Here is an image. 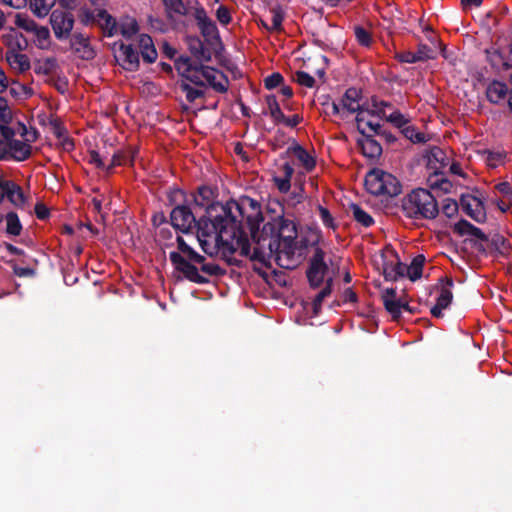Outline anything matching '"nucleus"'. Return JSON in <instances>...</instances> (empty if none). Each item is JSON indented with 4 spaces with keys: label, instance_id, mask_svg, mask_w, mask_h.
Segmentation results:
<instances>
[{
    "label": "nucleus",
    "instance_id": "c03bdc74",
    "mask_svg": "<svg viewBox=\"0 0 512 512\" xmlns=\"http://www.w3.org/2000/svg\"><path fill=\"white\" fill-rule=\"evenodd\" d=\"M354 34L357 42L364 47H370L372 44V36L371 33L361 26H356L354 28Z\"/></svg>",
    "mask_w": 512,
    "mask_h": 512
},
{
    "label": "nucleus",
    "instance_id": "39448f33",
    "mask_svg": "<svg viewBox=\"0 0 512 512\" xmlns=\"http://www.w3.org/2000/svg\"><path fill=\"white\" fill-rule=\"evenodd\" d=\"M402 209L406 216L415 219H434L438 213V203L427 189L412 190L402 200Z\"/></svg>",
    "mask_w": 512,
    "mask_h": 512
},
{
    "label": "nucleus",
    "instance_id": "4d7b16f0",
    "mask_svg": "<svg viewBox=\"0 0 512 512\" xmlns=\"http://www.w3.org/2000/svg\"><path fill=\"white\" fill-rule=\"evenodd\" d=\"M12 113L8 106L6 98L0 96V120L7 121L11 118Z\"/></svg>",
    "mask_w": 512,
    "mask_h": 512
},
{
    "label": "nucleus",
    "instance_id": "0eeeda50",
    "mask_svg": "<svg viewBox=\"0 0 512 512\" xmlns=\"http://www.w3.org/2000/svg\"><path fill=\"white\" fill-rule=\"evenodd\" d=\"M95 12L96 14L93 17L98 21V23L108 33L109 36L120 33L122 36L129 39L139 30L138 22L131 16H124L119 20V22H117L105 10L97 9Z\"/></svg>",
    "mask_w": 512,
    "mask_h": 512
},
{
    "label": "nucleus",
    "instance_id": "e2e57ef3",
    "mask_svg": "<svg viewBox=\"0 0 512 512\" xmlns=\"http://www.w3.org/2000/svg\"><path fill=\"white\" fill-rule=\"evenodd\" d=\"M2 2L15 9L23 8L27 4V0H2Z\"/></svg>",
    "mask_w": 512,
    "mask_h": 512
},
{
    "label": "nucleus",
    "instance_id": "0e129e2a",
    "mask_svg": "<svg viewBox=\"0 0 512 512\" xmlns=\"http://www.w3.org/2000/svg\"><path fill=\"white\" fill-rule=\"evenodd\" d=\"M9 85L8 77L6 76L4 70L0 67V93L4 92Z\"/></svg>",
    "mask_w": 512,
    "mask_h": 512
},
{
    "label": "nucleus",
    "instance_id": "cd10ccee",
    "mask_svg": "<svg viewBox=\"0 0 512 512\" xmlns=\"http://www.w3.org/2000/svg\"><path fill=\"white\" fill-rule=\"evenodd\" d=\"M341 105L346 115L361 111L358 91L356 89H348L341 99Z\"/></svg>",
    "mask_w": 512,
    "mask_h": 512
},
{
    "label": "nucleus",
    "instance_id": "4c0bfd02",
    "mask_svg": "<svg viewBox=\"0 0 512 512\" xmlns=\"http://www.w3.org/2000/svg\"><path fill=\"white\" fill-rule=\"evenodd\" d=\"M350 212L354 219L365 227L371 226L374 222L373 218L357 204L350 205Z\"/></svg>",
    "mask_w": 512,
    "mask_h": 512
},
{
    "label": "nucleus",
    "instance_id": "3c124183",
    "mask_svg": "<svg viewBox=\"0 0 512 512\" xmlns=\"http://www.w3.org/2000/svg\"><path fill=\"white\" fill-rule=\"evenodd\" d=\"M283 81V76L276 72L267 76L264 80V85L267 89H274L278 87Z\"/></svg>",
    "mask_w": 512,
    "mask_h": 512
},
{
    "label": "nucleus",
    "instance_id": "f8f14e48",
    "mask_svg": "<svg viewBox=\"0 0 512 512\" xmlns=\"http://www.w3.org/2000/svg\"><path fill=\"white\" fill-rule=\"evenodd\" d=\"M357 129L362 136H374L381 133L382 125L369 110H361L356 116Z\"/></svg>",
    "mask_w": 512,
    "mask_h": 512
},
{
    "label": "nucleus",
    "instance_id": "6e6552de",
    "mask_svg": "<svg viewBox=\"0 0 512 512\" xmlns=\"http://www.w3.org/2000/svg\"><path fill=\"white\" fill-rule=\"evenodd\" d=\"M21 137L24 140L15 139L14 136L8 140V157L16 161H24L31 156V143L37 139L35 130L29 131L24 125L19 129Z\"/></svg>",
    "mask_w": 512,
    "mask_h": 512
},
{
    "label": "nucleus",
    "instance_id": "5701e85b",
    "mask_svg": "<svg viewBox=\"0 0 512 512\" xmlns=\"http://www.w3.org/2000/svg\"><path fill=\"white\" fill-rule=\"evenodd\" d=\"M5 59L9 66L16 72L22 73L30 69V60L28 56L14 49L6 51Z\"/></svg>",
    "mask_w": 512,
    "mask_h": 512
},
{
    "label": "nucleus",
    "instance_id": "680f3d73",
    "mask_svg": "<svg viewBox=\"0 0 512 512\" xmlns=\"http://www.w3.org/2000/svg\"><path fill=\"white\" fill-rule=\"evenodd\" d=\"M13 271H14L15 275H17L19 277H29V276H33L35 274L34 269L29 268V267L15 266Z\"/></svg>",
    "mask_w": 512,
    "mask_h": 512
},
{
    "label": "nucleus",
    "instance_id": "338daca9",
    "mask_svg": "<svg viewBox=\"0 0 512 512\" xmlns=\"http://www.w3.org/2000/svg\"><path fill=\"white\" fill-rule=\"evenodd\" d=\"M344 300L346 302H356L357 301V295H356V293L352 289L348 288L344 292Z\"/></svg>",
    "mask_w": 512,
    "mask_h": 512
},
{
    "label": "nucleus",
    "instance_id": "aec40b11",
    "mask_svg": "<svg viewBox=\"0 0 512 512\" xmlns=\"http://www.w3.org/2000/svg\"><path fill=\"white\" fill-rule=\"evenodd\" d=\"M453 286L452 279H446V285L440 290L437 297L436 304L431 308V314L434 317L440 318L443 316V310L447 309L452 302L453 294L451 287Z\"/></svg>",
    "mask_w": 512,
    "mask_h": 512
},
{
    "label": "nucleus",
    "instance_id": "ea45409f",
    "mask_svg": "<svg viewBox=\"0 0 512 512\" xmlns=\"http://www.w3.org/2000/svg\"><path fill=\"white\" fill-rule=\"evenodd\" d=\"M57 66L56 58L48 57L38 61L36 71L38 73L49 75L57 69Z\"/></svg>",
    "mask_w": 512,
    "mask_h": 512
},
{
    "label": "nucleus",
    "instance_id": "7c9ffc66",
    "mask_svg": "<svg viewBox=\"0 0 512 512\" xmlns=\"http://www.w3.org/2000/svg\"><path fill=\"white\" fill-rule=\"evenodd\" d=\"M455 230L460 235H471V236L476 237L477 239L482 240V241L487 240V236L482 232V230L479 229L478 227L472 225L467 220L459 221L455 226Z\"/></svg>",
    "mask_w": 512,
    "mask_h": 512
},
{
    "label": "nucleus",
    "instance_id": "393cba45",
    "mask_svg": "<svg viewBox=\"0 0 512 512\" xmlns=\"http://www.w3.org/2000/svg\"><path fill=\"white\" fill-rule=\"evenodd\" d=\"M358 145L361 148L363 155L367 158L373 159L380 156L382 153L381 145L373 138V136H362L358 140Z\"/></svg>",
    "mask_w": 512,
    "mask_h": 512
},
{
    "label": "nucleus",
    "instance_id": "5fc2aeb1",
    "mask_svg": "<svg viewBox=\"0 0 512 512\" xmlns=\"http://www.w3.org/2000/svg\"><path fill=\"white\" fill-rule=\"evenodd\" d=\"M504 155L502 153L487 152L486 163L489 167L495 168L503 162Z\"/></svg>",
    "mask_w": 512,
    "mask_h": 512
},
{
    "label": "nucleus",
    "instance_id": "774afa93",
    "mask_svg": "<svg viewBox=\"0 0 512 512\" xmlns=\"http://www.w3.org/2000/svg\"><path fill=\"white\" fill-rule=\"evenodd\" d=\"M78 0H58L59 4L66 9H74Z\"/></svg>",
    "mask_w": 512,
    "mask_h": 512
},
{
    "label": "nucleus",
    "instance_id": "603ef678",
    "mask_svg": "<svg viewBox=\"0 0 512 512\" xmlns=\"http://www.w3.org/2000/svg\"><path fill=\"white\" fill-rule=\"evenodd\" d=\"M318 211H319V216H320L323 224L328 228L334 229L336 226L334 223V219H333L332 215L330 214L329 210L327 208L319 206Z\"/></svg>",
    "mask_w": 512,
    "mask_h": 512
},
{
    "label": "nucleus",
    "instance_id": "a19ab883",
    "mask_svg": "<svg viewBox=\"0 0 512 512\" xmlns=\"http://www.w3.org/2000/svg\"><path fill=\"white\" fill-rule=\"evenodd\" d=\"M434 161L439 162L440 166H435L434 169L438 170L444 168L449 164V159L446 157L443 150L438 147L432 148L429 155V163L432 164Z\"/></svg>",
    "mask_w": 512,
    "mask_h": 512
},
{
    "label": "nucleus",
    "instance_id": "052dcab7",
    "mask_svg": "<svg viewBox=\"0 0 512 512\" xmlns=\"http://www.w3.org/2000/svg\"><path fill=\"white\" fill-rule=\"evenodd\" d=\"M302 118L298 114H294L291 117H286L284 115V119L281 120L280 124H284L287 127H295L301 122Z\"/></svg>",
    "mask_w": 512,
    "mask_h": 512
},
{
    "label": "nucleus",
    "instance_id": "ddd939ff",
    "mask_svg": "<svg viewBox=\"0 0 512 512\" xmlns=\"http://www.w3.org/2000/svg\"><path fill=\"white\" fill-rule=\"evenodd\" d=\"M293 174L294 168L290 163L284 162L276 165L272 174V180L279 192L287 193L290 190Z\"/></svg>",
    "mask_w": 512,
    "mask_h": 512
},
{
    "label": "nucleus",
    "instance_id": "bb28decb",
    "mask_svg": "<svg viewBox=\"0 0 512 512\" xmlns=\"http://www.w3.org/2000/svg\"><path fill=\"white\" fill-rule=\"evenodd\" d=\"M508 94V88L506 84L499 82V81H493L486 90V96L487 99L491 103L499 104L503 102Z\"/></svg>",
    "mask_w": 512,
    "mask_h": 512
},
{
    "label": "nucleus",
    "instance_id": "79ce46f5",
    "mask_svg": "<svg viewBox=\"0 0 512 512\" xmlns=\"http://www.w3.org/2000/svg\"><path fill=\"white\" fill-rule=\"evenodd\" d=\"M379 112L384 117H386L388 122L392 123L394 126L398 128H403L408 123V119L399 111H394L389 115L386 114L384 109H380Z\"/></svg>",
    "mask_w": 512,
    "mask_h": 512
},
{
    "label": "nucleus",
    "instance_id": "c9c22d12",
    "mask_svg": "<svg viewBox=\"0 0 512 512\" xmlns=\"http://www.w3.org/2000/svg\"><path fill=\"white\" fill-rule=\"evenodd\" d=\"M332 279L329 278L326 280L324 288L318 292V294L315 296L312 306H313V312L315 315H317L321 309L322 302L325 298H327L331 292H332Z\"/></svg>",
    "mask_w": 512,
    "mask_h": 512
},
{
    "label": "nucleus",
    "instance_id": "9b49d317",
    "mask_svg": "<svg viewBox=\"0 0 512 512\" xmlns=\"http://www.w3.org/2000/svg\"><path fill=\"white\" fill-rule=\"evenodd\" d=\"M50 24L56 38H67L74 25V18L70 12L54 10L50 16Z\"/></svg>",
    "mask_w": 512,
    "mask_h": 512
},
{
    "label": "nucleus",
    "instance_id": "dca6fc26",
    "mask_svg": "<svg viewBox=\"0 0 512 512\" xmlns=\"http://www.w3.org/2000/svg\"><path fill=\"white\" fill-rule=\"evenodd\" d=\"M382 301L385 309L392 315V317L398 318L401 315L402 310H408V304L397 299L396 291L393 288H387L382 292Z\"/></svg>",
    "mask_w": 512,
    "mask_h": 512
},
{
    "label": "nucleus",
    "instance_id": "de8ad7c7",
    "mask_svg": "<svg viewBox=\"0 0 512 512\" xmlns=\"http://www.w3.org/2000/svg\"><path fill=\"white\" fill-rule=\"evenodd\" d=\"M403 128V133L405 137L411 140L412 142L420 143L425 141V135L420 132H417L414 127L405 125Z\"/></svg>",
    "mask_w": 512,
    "mask_h": 512
},
{
    "label": "nucleus",
    "instance_id": "a878e982",
    "mask_svg": "<svg viewBox=\"0 0 512 512\" xmlns=\"http://www.w3.org/2000/svg\"><path fill=\"white\" fill-rule=\"evenodd\" d=\"M72 49L80 53L82 58L90 59L94 57V51L90 47V43L87 37L82 34H74L70 40Z\"/></svg>",
    "mask_w": 512,
    "mask_h": 512
},
{
    "label": "nucleus",
    "instance_id": "69168bd1",
    "mask_svg": "<svg viewBox=\"0 0 512 512\" xmlns=\"http://www.w3.org/2000/svg\"><path fill=\"white\" fill-rule=\"evenodd\" d=\"M331 112L335 115H340L342 117L346 116L344 109H342L341 101L339 103H332Z\"/></svg>",
    "mask_w": 512,
    "mask_h": 512
},
{
    "label": "nucleus",
    "instance_id": "b1692460",
    "mask_svg": "<svg viewBox=\"0 0 512 512\" xmlns=\"http://www.w3.org/2000/svg\"><path fill=\"white\" fill-rule=\"evenodd\" d=\"M138 48L143 60L147 63H153L157 59V51L155 49L152 38L147 34H141L138 37Z\"/></svg>",
    "mask_w": 512,
    "mask_h": 512
},
{
    "label": "nucleus",
    "instance_id": "8fccbe9b",
    "mask_svg": "<svg viewBox=\"0 0 512 512\" xmlns=\"http://www.w3.org/2000/svg\"><path fill=\"white\" fill-rule=\"evenodd\" d=\"M14 135L15 132L9 128L7 133H3L4 137H0V159L8 158V140Z\"/></svg>",
    "mask_w": 512,
    "mask_h": 512
},
{
    "label": "nucleus",
    "instance_id": "7ed1b4c3",
    "mask_svg": "<svg viewBox=\"0 0 512 512\" xmlns=\"http://www.w3.org/2000/svg\"><path fill=\"white\" fill-rule=\"evenodd\" d=\"M177 244L179 251L171 252L169 258L175 269L189 281L198 284L208 282V279L200 274L197 265H200V271L207 275L212 276L221 273L218 265L205 263V258L194 251L182 237H177Z\"/></svg>",
    "mask_w": 512,
    "mask_h": 512
},
{
    "label": "nucleus",
    "instance_id": "2f4dec72",
    "mask_svg": "<svg viewBox=\"0 0 512 512\" xmlns=\"http://www.w3.org/2000/svg\"><path fill=\"white\" fill-rule=\"evenodd\" d=\"M179 88L182 93L185 94L186 100L190 103H193L195 100L203 97L205 93V87L192 86L186 81H181L179 83Z\"/></svg>",
    "mask_w": 512,
    "mask_h": 512
},
{
    "label": "nucleus",
    "instance_id": "864d4df0",
    "mask_svg": "<svg viewBox=\"0 0 512 512\" xmlns=\"http://www.w3.org/2000/svg\"><path fill=\"white\" fill-rule=\"evenodd\" d=\"M33 33L35 34V36L39 42V45L41 47H43L44 44L48 42L49 37H50V32H49L48 28L43 27V26H38Z\"/></svg>",
    "mask_w": 512,
    "mask_h": 512
},
{
    "label": "nucleus",
    "instance_id": "f704fd0d",
    "mask_svg": "<svg viewBox=\"0 0 512 512\" xmlns=\"http://www.w3.org/2000/svg\"><path fill=\"white\" fill-rule=\"evenodd\" d=\"M135 151H118L116 152L112 159L111 164L107 167V169H111L114 166H120L124 164H133L135 159Z\"/></svg>",
    "mask_w": 512,
    "mask_h": 512
},
{
    "label": "nucleus",
    "instance_id": "a211bd4d",
    "mask_svg": "<svg viewBox=\"0 0 512 512\" xmlns=\"http://www.w3.org/2000/svg\"><path fill=\"white\" fill-rule=\"evenodd\" d=\"M396 58L402 63H416L434 58V51L428 45L421 44L418 46L416 52L403 51L397 53Z\"/></svg>",
    "mask_w": 512,
    "mask_h": 512
},
{
    "label": "nucleus",
    "instance_id": "4468645a",
    "mask_svg": "<svg viewBox=\"0 0 512 512\" xmlns=\"http://www.w3.org/2000/svg\"><path fill=\"white\" fill-rule=\"evenodd\" d=\"M170 219L172 225L183 232H187L196 223L193 213L188 207L183 205L177 206L172 210Z\"/></svg>",
    "mask_w": 512,
    "mask_h": 512
},
{
    "label": "nucleus",
    "instance_id": "473e14b6",
    "mask_svg": "<svg viewBox=\"0 0 512 512\" xmlns=\"http://www.w3.org/2000/svg\"><path fill=\"white\" fill-rule=\"evenodd\" d=\"M425 257L423 255H417L413 258L410 265H406V277L411 281H416L422 276L423 266Z\"/></svg>",
    "mask_w": 512,
    "mask_h": 512
},
{
    "label": "nucleus",
    "instance_id": "2eb2a0df",
    "mask_svg": "<svg viewBox=\"0 0 512 512\" xmlns=\"http://www.w3.org/2000/svg\"><path fill=\"white\" fill-rule=\"evenodd\" d=\"M461 204L466 213L477 222H483L486 219V211L483 201L476 196H464Z\"/></svg>",
    "mask_w": 512,
    "mask_h": 512
},
{
    "label": "nucleus",
    "instance_id": "e433bc0d",
    "mask_svg": "<svg viewBox=\"0 0 512 512\" xmlns=\"http://www.w3.org/2000/svg\"><path fill=\"white\" fill-rule=\"evenodd\" d=\"M54 0H30V8L38 17H45L48 15Z\"/></svg>",
    "mask_w": 512,
    "mask_h": 512
},
{
    "label": "nucleus",
    "instance_id": "423d86ee",
    "mask_svg": "<svg viewBox=\"0 0 512 512\" xmlns=\"http://www.w3.org/2000/svg\"><path fill=\"white\" fill-rule=\"evenodd\" d=\"M365 187L369 193L376 196L393 197L401 192L397 178L380 169H374L366 175Z\"/></svg>",
    "mask_w": 512,
    "mask_h": 512
},
{
    "label": "nucleus",
    "instance_id": "412c9836",
    "mask_svg": "<svg viewBox=\"0 0 512 512\" xmlns=\"http://www.w3.org/2000/svg\"><path fill=\"white\" fill-rule=\"evenodd\" d=\"M119 59L124 69L136 71L139 67V54L132 45L121 44L119 48Z\"/></svg>",
    "mask_w": 512,
    "mask_h": 512
},
{
    "label": "nucleus",
    "instance_id": "c756f323",
    "mask_svg": "<svg viewBox=\"0 0 512 512\" xmlns=\"http://www.w3.org/2000/svg\"><path fill=\"white\" fill-rule=\"evenodd\" d=\"M5 197H7L8 200L17 207H21L25 202V197L21 187L13 181L7 182Z\"/></svg>",
    "mask_w": 512,
    "mask_h": 512
},
{
    "label": "nucleus",
    "instance_id": "c85d7f7f",
    "mask_svg": "<svg viewBox=\"0 0 512 512\" xmlns=\"http://www.w3.org/2000/svg\"><path fill=\"white\" fill-rule=\"evenodd\" d=\"M406 265L399 260L396 262H386L383 266V273L386 280L396 281L399 278L406 277Z\"/></svg>",
    "mask_w": 512,
    "mask_h": 512
},
{
    "label": "nucleus",
    "instance_id": "1a4fd4ad",
    "mask_svg": "<svg viewBox=\"0 0 512 512\" xmlns=\"http://www.w3.org/2000/svg\"><path fill=\"white\" fill-rule=\"evenodd\" d=\"M324 257V251L320 247H316L307 271V277L312 287H319L327 273L328 266L324 261Z\"/></svg>",
    "mask_w": 512,
    "mask_h": 512
},
{
    "label": "nucleus",
    "instance_id": "f03ea898",
    "mask_svg": "<svg viewBox=\"0 0 512 512\" xmlns=\"http://www.w3.org/2000/svg\"><path fill=\"white\" fill-rule=\"evenodd\" d=\"M297 238L298 224L295 218L284 213L252 233L250 254L247 257L263 264L274 260L282 268L293 269L302 257V248Z\"/></svg>",
    "mask_w": 512,
    "mask_h": 512
},
{
    "label": "nucleus",
    "instance_id": "4be33fe9",
    "mask_svg": "<svg viewBox=\"0 0 512 512\" xmlns=\"http://www.w3.org/2000/svg\"><path fill=\"white\" fill-rule=\"evenodd\" d=\"M283 19L284 13L282 9L276 6L269 9L267 14L260 18V23L268 31H280Z\"/></svg>",
    "mask_w": 512,
    "mask_h": 512
},
{
    "label": "nucleus",
    "instance_id": "bf43d9fd",
    "mask_svg": "<svg viewBox=\"0 0 512 512\" xmlns=\"http://www.w3.org/2000/svg\"><path fill=\"white\" fill-rule=\"evenodd\" d=\"M35 214L38 219L44 220L49 216V209L43 203H37L35 205Z\"/></svg>",
    "mask_w": 512,
    "mask_h": 512
},
{
    "label": "nucleus",
    "instance_id": "13d9d810",
    "mask_svg": "<svg viewBox=\"0 0 512 512\" xmlns=\"http://www.w3.org/2000/svg\"><path fill=\"white\" fill-rule=\"evenodd\" d=\"M495 189L503 196H512V182H500L495 185Z\"/></svg>",
    "mask_w": 512,
    "mask_h": 512
},
{
    "label": "nucleus",
    "instance_id": "6e6d98bb",
    "mask_svg": "<svg viewBox=\"0 0 512 512\" xmlns=\"http://www.w3.org/2000/svg\"><path fill=\"white\" fill-rule=\"evenodd\" d=\"M163 2L169 10L178 14L185 13V6L182 0H163Z\"/></svg>",
    "mask_w": 512,
    "mask_h": 512
},
{
    "label": "nucleus",
    "instance_id": "37998d69",
    "mask_svg": "<svg viewBox=\"0 0 512 512\" xmlns=\"http://www.w3.org/2000/svg\"><path fill=\"white\" fill-rule=\"evenodd\" d=\"M215 17L219 24L223 27L228 26L232 22V14L228 7L219 5L215 11Z\"/></svg>",
    "mask_w": 512,
    "mask_h": 512
},
{
    "label": "nucleus",
    "instance_id": "20e7f679",
    "mask_svg": "<svg viewBox=\"0 0 512 512\" xmlns=\"http://www.w3.org/2000/svg\"><path fill=\"white\" fill-rule=\"evenodd\" d=\"M176 70L189 84L206 87L208 84L215 91L225 93L228 90V79L219 70L210 66L196 63L188 57H180L176 63Z\"/></svg>",
    "mask_w": 512,
    "mask_h": 512
},
{
    "label": "nucleus",
    "instance_id": "72a5a7b5",
    "mask_svg": "<svg viewBox=\"0 0 512 512\" xmlns=\"http://www.w3.org/2000/svg\"><path fill=\"white\" fill-rule=\"evenodd\" d=\"M267 112L276 124H280L281 120L284 119V114L280 109L279 103L274 95H268L266 97Z\"/></svg>",
    "mask_w": 512,
    "mask_h": 512
},
{
    "label": "nucleus",
    "instance_id": "6ab92c4d",
    "mask_svg": "<svg viewBox=\"0 0 512 512\" xmlns=\"http://www.w3.org/2000/svg\"><path fill=\"white\" fill-rule=\"evenodd\" d=\"M487 57L496 69L508 70L512 68V44L506 50H487Z\"/></svg>",
    "mask_w": 512,
    "mask_h": 512
},
{
    "label": "nucleus",
    "instance_id": "a18cd8bd",
    "mask_svg": "<svg viewBox=\"0 0 512 512\" xmlns=\"http://www.w3.org/2000/svg\"><path fill=\"white\" fill-rule=\"evenodd\" d=\"M441 210L445 216L452 218L458 213V204L455 200L446 198L443 200Z\"/></svg>",
    "mask_w": 512,
    "mask_h": 512
},
{
    "label": "nucleus",
    "instance_id": "09e8293b",
    "mask_svg": "<svg viewBox=\"0 0 512 512\" xmlns=\"http://www.w3.org/2000/svg\"><path fill=\"white\" fill-rule=\"evenodd\" d=\"M16 25L27 32H34L38 25L32 19L28 17L17 15Z\"/></svg>",
    "mask_w": 512,
    "mask_h": 512
},
{
    "label": "nucleus",
    "instance_id": "f3484780",
    "mask_svg": "<svg viewBox=\"0 0 512 512\" xmlns=\"http://www.w3.org/2000/svg\"><path fill=\"white\" fill-rule=\"evenodd\" d=\"M287 153L292 155L303 168L304 172H311L316 166V160L313 154L299 144H294L287 149Z\"/></svg>",
    "mask_w": 512,
    "mask_h": 512
},
{
    "label": "nucleus",
    "instance_id": "f257e3e1",
    "mask_svg": "<svg viewBox=\"0 0 512 512\" xmlns=\"http://www.w3.org/2000/svg\"><path fill=\"white\" fill-rule=\"evenodd\" d=\"M223 215L214 220L200 218L197 222V240L202 250L210 256L222 252L223 255L250 254V241L240 226L244 220L252 225L261 216L260 205L251 198L227 202Z\"/></svg>",
    "mask_w": 512,
    "mask_h": 512
},
{
    "label": "nucleus",
    "instance_id": "58836bf2",
    "mask_svg": "<svg viewBox=\"0 0 512 512\" xmlns=\"http://www.w3.org/2000/svg\"><path fill=\"white\" fill-rule=\"evenodd\" d=\"M22 230V225L18 218V215L14 212H9L6 215V232L13 236L20 235Z\"/></svg>",
    "mask_w": 512,
    "mask_h": 512
},
{
    "label": "nucleus",
    "instance_id": "49530a36",
    "mask_svg": "<svg viewBox=\"0 0 512 512\" xmlns=\"http://www.w3.org/2000/svg\"><path fill=\"white\" fill-rule=\"evenodd\" d=\"M294 80L301 86L312 88L315 84L314 78L307 72L297 71Z\"/></svg>",
    "mask_w": 512,
    "mask_h": 512
},
{
    "label": "nucleus",
    "instance_id": "9d476101",
    "mask_svg": "<svg viewBox=\"0 0 512 512\" xmlns=\"http://www.w3.org/2000/svg\"><path fill=\"white\" fill-rule=\"evenodd\" d=\"M193 16L201 35L207 41L216 42L220 40V34L216 23L208 16L206 10L202 6H198L194 9Z\"/></svg>",
    "mask_w": 512,
    "mask_h": 512
}]
</instances>
